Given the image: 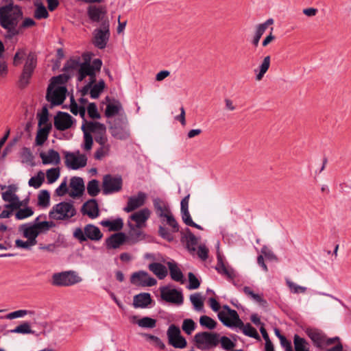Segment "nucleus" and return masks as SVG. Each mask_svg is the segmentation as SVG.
Masks as SVG:
<instances>
[{"mask_svg":"<svg viewBox=\"0 0 351 351\" xmlns=\"http://www.w3.org/2000/svg\"><path fill=\"white\" fill-rule=\"evenodd\" d=\"M110 36V25H99L93 32L92 43L99 49L106 47Z\"/></svg>","mask_w":351,"mask_h":351,"instance_id":"9d476101","label":"nucleus"},{"mask_svg":"<svg viewBox=\"0 0 351 351\" xmlns=\"http://www.w3.org/2000/svg\"><path fill=\"white\" fill-rule=\"evenodd\" d=\"M49 16V13L46 8L42 4L37 5V8L34 12V17L36 19H47Z\"/></svg>","mask_w":351,"mask_h":351,"instance_id":"864d4df0","label":"nucleus"},{"mask_svg":"<svg viewBox=\"0 0 351 351\" xmlns=\"http://www.w3.org/2000/svg\"><path fill=\"white\" fill-rule=\"evenodd\" d=\"M34 315V311H29L25 309H20L7 314L5 317H1L0 318H5L8 319H13L19 317H23L25 315Z\"/></svg>","mask_w":351,"mask_h":351,"instance_id":"f704fd0d","label":"nucleus"},{"mask_svg":"<svg viewBox=\"0 0 351 351\" xmlns=\"http://www.w3.org/2000/svg\"><path fill=\"white\" fill-rule=\"evenodd\" d=\"M100 191L99 181L97 180H91L87 184V193L92 197L97 196Z\"/></svg>","mask_w":351,"mask_h":351,"instance_id":"ea45409f","label":"nucleus"},{"mask_svg":"<svg viewBox=\"0 0 351 351\" xmlns=\"http://www.w3.org/2000/svg\"><path fill=\"white\" fill-rule=\"evenodd\" d=\"M217 265L215 267V270L220 274L226 276L229 280H232V284L237 286V282L234 280L235 278L234 270L233 268H228L224 263V257L219 252H217Z\"/></svg>","mask_w":351,"mask_h":351,"instance_id":"6ab92c4d","label":"nucleus"},{"mask_svg":"<svg viewBox=\"0 0 351 351\" xmlns=\"http://www.w3.org/2000/svg\"><path fill=\"white\" fill-rule=\"evenodd\" d=\"M66 92L67 89L65 86H58L53 87L51 85H49L47 90L46 99L52 106L60 105L66 98Z\"/></svg>","mask_w":351,"mask_h":351,"instance_id":"f8f14e48","label":"nucleus"},{"mask_svg":"<svg viewBox=\"0 0 351 351\" xmlns=\"http://www.w3.org/2000/svg\"><path fill=\"white\" fill-rule=\"evenodd\" d=\"M208 252L209 250L206 245H200L198 247L197 255L202 261H206L208 258Z\"/></svg>","mask_w":351,"mask_h":351,"instance_id":"774afa93","label":"nucleus"},{"mask_svg":"<svg viewBox=\"0 0 351 351\" xmlns=\"http://www.w3.org/2000/svg\"><path fill=\"white\" fill-rule=\"evenodd\" d=\"M73 237L82 243L88 239L99 241L103 237V234L98 227L93 224H87L84 226V230L80 228H75Z\"/></svg>","mask_w":351,"mask_h":351,"instance_id":"20e7f679","label":"nucleus"},{"mask_svg":"<svg viewBox=\"0 0 351 351\" xmlns=\"http://www.w3.org/2000/svg\"><path fill=\"white\" fill-rule=\"evenodd\" d=\"M112 136L118 139H125L130 136V130L123 119H115L109 127Z\"/></svg>","mask_w":351,"mask_h":351,"instance_id":"4468645a","label":"nucleus"},{"mask_svg":"<svg viewBox=\"0 0 351 351\" xmlns=\"http://www.w3.org/2000/svg\"><path fill=\"white\" fill-rule=\"evenodd\" d=\"M261 252L268 261L278 262V257L267 247V245H263Z\"/></svg>","mask_w":351,"mask_h":351,"instance_id":"bf43d9fd","label":"nucleus"},{"mask_svg":"<svg viewBox=\"0 0 351 351\" xmlns=\"http://www.w3.org/2000/svg\"><path fill=\"white\" fill-rule=\"evenodd\" d=\"M100 146L101 147L95 152V158L96 160H101L105 156L108 154L109 152L110 145L108 144V143L104 145Z\"/></svg>","mask_w":351,"mask_h":351,"instance_id":"4d7b16f0","label":"nucleus"},{"mask_svg":"<svg viewBox=\"0 0 351 351\" xmlns=\"http://www.w3.org/2000/svg\"><path fill=\"white\" fill-rule=\"evenodd\" d=\"M122 106L119 102L108 104L106 108L105 115L108 118L114 117L119 112Z\"/></svg>","mask_w":351,"mask_h":351,"instance_id":"58836bf2","label":"nucleus"},{"mask_svg":"<svg viewBox=\"0 0 351 351\" xmlns=\"http://www.w3.org/2000/svg\"><path fill=\"white\" fill-rule=\"evenodd\" d=\"M50 194L47 190H42L38 195V204L40 206L47 207L49 205Z\"/></svg>","mask_w":351,"mask_h":351,"instance_id":"79ce46f5","label":"nucleus"},{"mask_svg":"<svg viewBox=\"0 0 351 351\" xmlns=\"http://www.w3.org/2000/svg\"><path fill=\"white\" fill-rule=\"evenodd\" d=\"M19 210L16 213V218L17 219H23L33 215L34 212L29 207L25 208H19Z\"/></svg>","mask_w":351,"mask_h":351,"instance_id":"13d9d810","label":"nucleus"},{"mask_svg":"<svg viewBox=\"0 0 351 351\" xmlns=\"http://www.w3.org/2000/svg\"><path fill=\"white\" fill-rule=\"evenodd\" d=\"M100 224L104 227L108 228L110 231H119L123 227V222L121 218H117L113 221L104 220L101 221Z\"/></svg>","mask_w":351,"mask_h":351,"instance_id":"2f4dec72","label":"nucleus"},{"mask_svg":"<svg viewBox=\"0 0 351 351\" xmlns=\"http://www.w3.org/2000/svg\"><path fill=\"white\" fill-rule=\"evenodd\" d=\"M149 269L159 279L165 278L167 275V269L165 265L159 263H152L148 266Z\"/></svg>","mask_w":351,"mask_h":351,"instance_id":"c85d7f7f","label":"nucleus"},{"mask_svg":"<svg viewBox=\"0 0 351 351\" xmlns=\"http://www.w3.org/2000/svg\"><path fill=\"white\" fill-rule=\"evenodd\" d=\"M12 186H9V189L3 193H2V199L5 202H16V203H22L17 195L14 193V191L11 189Z\"/></svg>","mask_w":351,"mask_h":351,"instance_id":"09e8293b","label":"nucleus"},{"mask_svg":"<svg viewBox=\"0 0 351 351\" xmlns=\"http://www.w3.org/2000/svg\"><path fill=\"white\" fill-rule=\"evenodd\" d=\"M161 298L171 303H176V289H169L168 287L160 288Z\"/></svg>","mask_w":351,"mask_h":351,"instance_id":"72a5a7b5","label":"nucleus"},{"mask_svg":"<svg viewBox=\"0 0 351 351\" xmlns=\"http://www.w3.org/2000/svg\"><path fill=\"white\" fill-rule=\"evenodd\" d=\"M82 213L88 215L90 219H95L99 216V210L98 204L95 199H91L85 202L81 208Z\"/></svg>","mask_w":351,"mask_h":351,"instance_id":"4be33fe9","label":"nucleus"},{"mask_svg":"<svg viewBox=\"0 0 351 351\" xmlns=\"http://www.w3.org/2000/svg\"><path fill=\"white\" fill-rule=\"evenodd\" d=\"M49 112L47 107H43L41 114H38V127L41 128L43 125H47L48 123Z\"/></svg>","mask_w":351,"mask_h":351,"instance_id":"052dcab7","label":"nucleus"},{"mask_svg":"<svg viewBox=\"0 0 351 351\" xmlns=\"http://www.w3.org/2000/svg\"><path fill=\"white\" fill-rule=\"evenodd\" d=\"M154 206L157 215L160 217H165L167 224L175 228V219L173 215L171 214L166 203L164 201L157 198L154 200Z\"/></svg>","mask_w":351,"mask_h":351,"instance_id":"a211bd4d","label":"nucleus"},{"mask_svg":"<svg viewBox=\"0 0 351 351\" xmlns=\"http://www.w3.org/2000/svg\"><path fill=\"white\" fill-rule=\"evenodd\" d=\"M221 308L222 309L217 314L219 321L226 327L237 329L241 319L237 311L232 309L228 304L223 305Z\"/></svg>","mask_w":351,"mask_h":351,"instance_id":"423d86ee","label":"nucleus"},{"mask_svg":"<svg viewBox=\"0 0 351 351\" xmlns=\"http://www.w3.org/2000/svg\"><path fill=\"white\" fill-rule=\"evenodd\" d=\"M104 88V81L103 80H99L97 84L92 86L90 91V97L93 99H97L100 94L103 92Z\"/></svg>","mask_w":351,"mask_h":351,"instance_id":"4c0bfd02","label":"nucleus"},{"mask_svg":"<svg viewBox=\"0 0 351 351\" xmlns=\"http://www.w3.org/2000/svg\"><path fill=\"white\" fill-rule=\"evenodd\" d=\"M308 337L312 340L314 346L321 348L325 343L326 336L317 330H306Z\"/></svg>","mask_w":351,"mask_h":351,"instance_id":"7c9ffc66","label":"nucleus"},{"mask_svg":"<svg viewBox=\"0 0 351 351\" xmlns=\"http://www.w3.org/2000/svg\"><path fill=\"white\" fill-rule=\"evenodd\" d=\"M136 323L141 328H153L156 327V320L149 317H145L137 319Z\"/></svg>","mask_w":351,"mask_h":351,"instance_id":"c03bdc74","label":"nucleus"},{"mask_svg":"<svg viewBox=\"0 0 351 351\" xmlns=\"http://www.w3.org/2000/svg\"><path fill=\"white\" fill-rule=\"evenodd\" d=\"M76 214L77 210L73 202H61L51 208L49 217L56 221H69Z\"/></svg>","mask_w":351,"mask_h":351,"instance_id":"f03ea898","label":"nucleus"},{"mask_svg":"<svg viewBox=\"0 0 351 351\" xmlns=\"http://www.w3.org/2000/svg\"><path fill=\"white\" fill-rule=\"evenodd\" d=\"M191 302L196 311H201L204 308V298L199 293H195L190 296Z\"/></svg>","mask_w":351,"mask_h":351,"instance_id":"c9c22d12","label":"nucleus"},{"mask_svg":"<svg viewBox=\"0 0 351 351\" xmlns=\"http://www.w3.org/2000/svg\"><path fill=\"white\" fill-rule=\"evenodd\" d=\"M82 130L84 133V149L89 151L92 149L93 144V136L86 131L83 125H82Z\"/></svg>","mask_w":351,"mask_h":351,"instance_id":"a18cd8bd","label":"nucleus"},{"mask_svg":"<svg viewBox=\"0 0 351 351\" xmlns=\"http://www.w3.org/2000/svg\"><path fill=\"white\" fill-rule=\"evenodd\" d=\"M199 239L193 235L189 237H180V242L184 248L191 254H193L196 251V245L198 244Z\"/></svg>","mask_w":351,"mask_h":351,"instance_id":"cd10ccee","label":"nucleus"},{"mask_svg":"<svg viewBox=\"0 0 351 351\" xmlns=\"http://www.w3.org/2000/svg\"><path fill=\"white\" fill-rule=\"evenodd\" d=\"M25 49L23 48L19 49L16 53L14 54L13 58V64L14 66H18L21 64V61L23 59L25 56Z\"/></svg>","mask_w":351,"mask_h":351,"instance_id":"69168bd1","label":"nucleus"},{"mask_svg":"<svg viewBox=\"0 0 351 351\" xmlns=\"http://www.w3.org/2000/svg\"><path fill=\"white\" fill-rule=\"evenodd\" d=\"M218 340L221 343V348L226 350H230L235 346V343L228 337H218Z\"/></svg>","mask_w":351,"mask_h":351,"instance_id":"3c124183","label":"nucleus"},{"mask_svg":"<svg viewBox=\"0 0 351 351\" xmlns=\"http://www.w3.org/2000/svg\"><path fill=\"white\" fill-rule=\"evenodd\" d=\"M46 176L48 183L51 184L54 182L60 176L59 168H51L47 170Z\"/></svg>","mask_w":351,"mask_h":351,"instance_id":"603ef678","label":"nucleus"},{"mask_svg":"<svg viewBox=\"0 0 351 351\" xmlns=\"http://www.w3.org/2000/svg\"><path fill=\"white\" fill-rule=\"evenodd\" d=\"M87 158L80 152L75 153L66 152L65 154V165L71 169H78L86 165Z\"/></svg>","mask_w":351,"mask_h":351,"instance_id":"f3484780","label":"nucleus"},{"mask_svg":"<svg viewBox=\"0 0 351 351\" xmlns=\"http://www.w3.org/2000/svg\"><path fill=\"white\" fill-rule=\"evenodd\" d=\"M73 125V117L67 112H58L54 117V126L60 131H64Z\"/></svg>","mask_w":351,"mask_h":351,"instance_id":"aec40b11","label":"nucleus"},{"mask_svg":"<svg viewBox=\"0 0 351 351\" xmlns=\"http://www.w3.org/2000/svg\"><path fill=\"white\" fill-rule=\"evenodd\" d=\"M82 125L90 134H94L95 141L100 145H104L108 143L106 127L104 124L97 121L84 120Z\"/></svg>","mask_w":351,"mask_h":351,"instance_id":"39448f33","label":"nucleus"},{"mask_svg":"<svg viewBox=\"0 0 351 351\" xmlns=\"http://www.w3.org/2000/svg\"><path fill=\"white\" fill-rule=\"evenodd\" d=\"M87 15L92 23H99L100 25H110L106 6L90 5L87 8Z\"/></svg>","mask_w":351,"mask_h":351,"instance_id":"6e6552de","label":"nucleus"},{"mask_svg":"<svg viewBox=\"0 0 351 351\" xmlns=\"http://www.w3.org/2000/svg\"><path fill=\"white\" fill-rule=\"evenodd\" d=\"M81 64L79 59H70L64 64L63 71L68 72L71 70L79 69Z\"/></svg>","mask_w":351,"mask_h":351,"instance_id":"5fc2aeb1","label":"nucleus"},{"mask_svg":"<svg viewBox=\"0 0 351 351\" xmlns=\"http://www.w3.org/2000/svg\"><path fill=\"white\" fill-rule=\"evenodd\" d=\"M132 284L139 287H152L157 284V280L151 277L147 272L139 271L132 274L130 278Z\"/></svg>","mask_w":351,"mask_h":351,"instance_id":"2eb2a0df","label":"nucleus"},{"mask_svg":"<svg viewBox=\"0 0 351 351\" xmlns=\"http://www.w3.org/2000/svg\"><path fill=\"white\" fill-rule=\"evenodd\" d=\"M3 1L6 5L0 7V26L6 30L5 38L10 40L20 34L19 23L23 18V11L12 0Z\"/></svg>","mask_w":351,"mask_h":351,"instance_id":"f257e3e1","label":"nucleus"},{"mask_svg":"<svg viewBox=\"0 0 351 351\" xmlns=\"http://www.w3.org/2000/svg\"><path fill=\"white\" fill-rule=\"evenodd\" d=\"M188 281L189 283L186 286V288L189 290L198 289L201 284L200 280L193 272L188 273Z\"/></svg>","mask_w":351,"mask_h":351,"instance_id":"37998d69","label":"nucleus"},{"mask_svg":"<svg viewBox=\"0 0 351 351\" xmlns=\"http://www.w3.org/2000/svg\"><path fill=\"white\" fill-rule=\"evenodd\" d=\"M146 198V195L143 192L138 193L136 196L129 197L127 206L123 208L126 213H130L136 208L142 206Z\"/></svg>","mask_w":351,"mask_h":351,"instance_id":"412c9836","label":"nucleus"},{"mask_svg":"<svg viewBox=\"0 0 351 351\" xmlns=\"http://www.w3.org/2000/svg\"><path fill=\"white\" fill-rule=\"evenodd\" d=\"M287 284L291 291L294 293H304L306 291V287L298 285L291 281L287 280Z\"/></svg>","mask_w":351,"mask_h":351,"instance_id":"0e129e2a","label":"nucleus"},{"mask_svg":"<svg viewBox=\"0 0 351 351\" xmlns=\"http://www.w3.org/2000/svg\"><path fill=\"white\" fill-rule=\"evenodd\" d=\"M219 334L208 331H202L197 333L194 337L196 347L202 350H207L217 347L219 341Z\"/></svg>","mask_w":351,"mask_h":351,"instance_id":"7ed1b4c3","label":"nucleus"},{"mask_svg":"<svg viewBox=\"0 0 351 351\" xmlns=\"http://www.w3.org/2000/svg\"><path fill=\"white\" fill-rule=\"evenodd\" d=\"M102 65L100 59L93 60L90 64L88 61H85L80 64L78 69L77 80L82 82L86 76L93 75V73L99 71Z\"/></svg>","mask_w":351,"mask_h":351,"instance_id":"ddd939ff","label":"nucleus"},{"mask_svg":"<svg viewBox=\"0 0 351 351\" xmlns=\"http://www.w3.org/2000/svg\"><path fill=\"white\" fill-rule=\"evenodd\" d=\"M125 241V234L123 232H118L111 235L106 239L108 248L117 249Z\"/></svg>","mask_w":351,"mask_h":351,"instance_id":"a878e982","label":"nucleus"},{"mask_svg":"<svg viewBox=\"0 0 351 351\" xmlns=\"http://www.w3.org/2000/svg\"><path fill=\"white\" fill-rule=\"evenodd\" d=\"M70 187L69 195L71 197L82 196L85 189L83 179L80 177H73L70 181Z\"/></svg>","mask_w":351,"mask_h":351,"instance_id":"5701e85b","label":"nucleus"},{"mask_svg":"<svg viewBox=\"0 0 351 351\" xmlns=\"http://www.w3.org/2000/svg\"><path fill=\"white\" fill-rule=\"evenodd\" d=\"M199 324L202 328L206 329H215L217 322L207 315H202L199 318Z\"/></svg>","mask_w":351,"mask_h":351,"instance_id":"e433bc0d","label":"nucleus"},{"mask_svg":"<svg viewBox=\"0 0 351 351\" xmlns=\"http://www.w3.org/2000/svg\"><path fill=\"white\" fill-rule=\"evenodd\" d=\"M51 129V124H47V125H45L43 128H40L38 130L36 136V144L37 145H43L44 143L47 139L49 133Z\"/></svg>","mask_w":351,"mask_h":351,"instance_id":"c756f323","label":"nucleus"},{"mask_svg":"<svg viewBox=\"0 0 351 351\" xmlns=\"http://www.w3.org/2000/svg\"><path fill=\"white\" fill-rule=\"evenodd\" d=\"M294 344H295V351H310L308 348H306V341L303 338H300L297 335H295L294 337Z\"/></svg>","mask_w":351,"mask_h":351,"instance_id":"6e6d98bb","label":"nucleus"},{"mask_svg":"<svg viewBox=\"0 0 351 351\" xmlns=\"http://www.w3.org/2000/svg\"><path fill=\"white\" fill-rule=\"evenodd\" d=\"M141 335L145 337L146 338V340L148 341L155 347L158 348L161 350L165 348V344L158 337L147 333H141Z\"/></svg>","mask_w":351,"mask_h":351,"instance_id":"49530a36","label":"nucleus"},{"mask_svg":"<svg viewBox=\"0 0 351 351\" xmlns=\"http://www.w3.org/2000/svg\"><path fill=\"white\" fill-rule=\"evenodd\" d=\"M34 226L36 227V229L40 231V233L42 231H47L49 230L51 228L55 226L54 222L50 221H42L37 223H35Z\"/></svg>","mask_w":351,"mask_h":351,"instance_id":"680f3d73","label":"nucleus"},{"mask_svg":"<svg viewBox=\"0 0 351 351\" xmlns=\"http://www.w3.org/2000/svg\"><path fill=\"white\" fill-rule=\"evenodd\" d=\"M21 229L23 230V237L27 239L37 237L40 234V231L36 229L34 224L28 227L22 226Z\"/></svg>","mask_w":351,"mask_h":351,"instance_id":"a19ab883","label":"nucleus"},{"mask_svg":"<svg viewBox=\"0 0 351 351\" xmlns=\"http://www.w3.org/2000/svg\"><path fill=\"white\" fill-rule=\"evenodd\" d=\"M150 211L147 208H143L132 214L130 218L136 222V228H141L145 226V221L149 219Z\"/></svg>","mask_w":351,"mask_h":351,"instance_id":"b1692460","label":"nucleus"},{"mask_svg":"<svg viewBox=\"0 0 351 351\" xmlns=\"http://www.w3.org/2000/svg\"><path fill=\"white\" fill-rule=\"evenodd\" d=\"M70 78V76L66 73L60 74L58 76L53 77L51 79V82L49 85L53 87H56L57 85H62L66 83Z\"/></svg>","mask_w":351,"mask_h":351,"instance_id":"8fccbe9b","label":"nucleus"},{"mask_svg":"<svg viewBox=\"0 0 351 351\" xmlns=\"http://www.w3.org/2000/svg\"><path fill=\"white\" fill-rule=\"evenodd\" d=\"M88 116L92 119H99L100 114L98 112L97 107L95 103H90L87 108Z\"/></svg>","mask_w":351,"mask_h":351,"instance_id":"e2e57ef3","label":"nucleus"},{"mask_svg":"<svg viewBox=\"0 0 351 351\" xmlns=\"http://www.w3.org/2000/svg\"><path fill=\"white\" fill-rule=\"evenodd\" d=\"M37 64V56L35 53L30 52L27 57L23 72L20 77L19 85L21 88L25 87L31 78Z\"/></svg>","mask_w":351,"mask_h":351,"instance_id":"1a4fd4ad","label":"nucleus"},{"mask_svg":"<svg viewBox=\"0 0 351 351\" xmlns=\"http://www.w3.org/2000/svg\"><path fill=\"white\" fill-rule=\"evenodd\" d=\"M81 281V277L73 271L55 273L52 276V285L57 287H69Z\"/></svg>","mask_w":351,"mask_h":351,"instance_id":"0eeeda50","label":"nucleus"},{"mask_svg":"<svg viewBox=\"0 0 351 351\" xmlns=\"http://www.w3.org/2000/svg\"><path fill=\"white\" fill-rule=\"evenodd\" d=\"M270 56H267L264 58L262 63L258 66V69H255L254 71L256 73L258 71V73L256 75V80L260 81L264 77V75L268 71L270 66Z\"/></svg>","mask_w":351,"mask_h":351,"instance_id":"473e14b6","label":"nucleus"},{"mask_svg":"<svg viewBox=\"0 0 351 351\" xmlns=\"http://www.w3.org/2000/svg\"><path fill=\"white\" fill-rule=\"evenodd\" d=\"M251 322L258 328V329H265V324L261 322V317L257 313H253L250 316Z\"/></svg>","mask_w":351,"mask_h":351,"instance_id":"338daca9","label":"nucleus"},{"mask_svg":"<svg viewBox=\"0 0 351 351\" xmlns=\"http://www.w3.org/2000/svg\"><path fill=\"white\" fill-rule=\"evenodd\" d=\"M45 180L44 173L42 171H39L37 176L32 177L29 180V185L33 186L35 189L39 188Z\"/></svg>","mask_w":351,"mask_h":351,"instance_id":"de8ad7c7","label":"nucleus"},{"mask_svg":"<svg viewBox=\"0 0 351 351\" xmlns=\"http://www.w3.org/2000/svg\"><path fill=\"white\" fill-rule=\"evenodd\" d=\"M123 180L121 176L105 175L102 182V192L104 195L119 192L121 190Z\"/></svg>","mask_w":351,"mask_h":351,"instance_id":"9b49d317","label":"nucleus"},{"mask_svg":"<svg viewBox=\"0 0 351 351\" xmlns=\"http://www.w3.org/2000/svg\"><path fill=\"white\" fill-rule=\"evenodd\" d=\"M190 194H188L186 195L180 202V215L182 217V220L183 223L190 227H193L195 228H197L198 230H202L203 228L195 223L193 221V219L191 217V215L189 211V201Z\"/></svg>","mask_w":351,"mask_h":351,"instance_id":"dca6fc26","label":"nucleus"},{"mask_svg":"<svg viewBox=\"0 0 351 351\" xmlns=\"http://www.w3.org/2000/svg\"><path fill=\"white\" fill-rule=\"evenodd\" d=\"M152 302L149 293H141L134 297L133 305L135 308H146Z\"/></svg>","mask_w":351,"mask_h":351,"instance_id":"bb28decb","label":"nucleus"},{"mask_svg":"<svg viewBox=\"0 0 351 351\" xmlns=\"http://www.w3.org/2000/svg\"><path fill=\"white\" fill-rule=\"evenodd\" d=\"M40 157L41 158L42 162L44 165H58L60 162V154L54 149H49L47 153L41 152L40 154Z\"/></svg>","mask_w":351,"mask_h":351,"instance_id":"393cba45","label":"nucleus"}]
</instances>
